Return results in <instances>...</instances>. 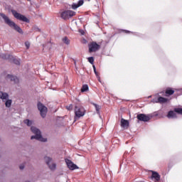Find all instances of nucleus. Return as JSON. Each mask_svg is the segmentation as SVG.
<instances>
[{"label": "nucleus", "instance_id": "nucleus-1", "mask_svg": "<svg viewBox=\"0 0 182 182\" xmlns=\"http://www.w3.org/2000/svg\"><path fill=\"white\" fill-rule=\"evenodd\" d=\"M0 16L4 19L5 23L10 26V28H13L16 32H18V33H20V35H23V30L20 28L19 26L16 24L15 22H14L12 20L9 19V17H8L5 14L0 13Z\"/></svg>", "mask_w": 182, "mask_h": 182}, {"label": "nucleus", "instance_id": "nucleus-2", "mask_svg": "<svg viewBox=\"0 0 182 182\" xmlns=\"http://www.w3.org/2000/svg\"><path fill=\"white\" fill-rule=\"evenodd\" d=\"M31 130L32 132V133H33V134L36 135H33L31 137V140L36 139V140H38V141H42L43 143H46V141H48L47 139L43 138V136H42V134H41V130L35 127H31Z\"/></svg>", "mask_w": 182, "mask_h": 182}, {"label": "nucleus", "instance_id": "nucleus-3", "mask_svg": "<svg viewBox=\"0 0 182 182\" xmlns=\"http://www.w3.org/2000/svg\"><path fill=\"white\" fill-rule=\"evenodd\" d=\"M75 111V119H80V117H83L85 114L86 113V110H85V107L82 106L80 104H76L74 108Z\"/></svg>", "mask_w": 182, "mask_h": 182}, {"label": "nucleus", "instance_id": "nucleus-4", "mask_svg": "<svg viewBox=\"0 0 182 182\" xmlns=\"http://www.w3.org/2000/svg\"><path fill=\"white\" fill-rule=\"evenodd\" d=\"M159 116V113L154 112V114H138L136 116V119L139 120V122H144L145 123L151 120L153 117Z\"/></svg>", "mask_w": 182, "mask_h": 182}, {"label": "nucleus", "instance_id": "nucleus-5", "mask_svg": "<svg viewBox=\"0 0 182 182\" xmlns=\"http://www.w3.org/2000/svg\"><path fill=\"white\" fill-rule=\"evenodd\" d=\"M11 14L16 19H18V21H21L22 22H26V23H29L31 21L29 18H28L26 16L24 15L21 14L20 13H18L16 10H11Z\"/></svg>", "mask_w": 182, "mask_h": 182}, {"label": "nucleus", "instance_id": "nucleus-6", "mask_svg": "<svg viewBox=\"0 0 182 182\" xmlns=\"http://www.w3.org/2000/svg\"><path fill=\"white\" fill-rule=\"evenodd\" d=\"M76 15V12L73 11L72 10H65L60 13V18L63 19L64 21H68V19H70L73 16H75Z\"/></svg>", "mask_w": 182, "mask_h": 182}, {"label": "nucleus", "instance_id": "nucleus-7", "mask_svg": "<svg viewBox=\"0 0 182 182\" xmlns=\"http://www.w3.org/2000/svg\"><path fill=\"white\" fill-rule=\"evenodd\" d=\"M9 97V95H8V93L0 91V99L6 100L5 102L6 107H11L12 105V100H8Z\"/></svg>", "mask_w": 182, "mask_h": 182}, {"label": "nucleus", "instance_id": "nucleus-8", "mask_svg": "<svg viewBox=\"0 0 182 182\" xmlns=\"http://www.w3.org/2000/svg\"><path fill=\"white\" fill-rule=\"evenodd\" d=\"M168 100L166 97L160 96V94L157 93L155 95V97L151 100V103H167Z\"/></svg>", "mask_w": 182, "mask_h": 182}, {"label": "nucleus", "instance_id": "nucleus-9", "mask_svg": "<svg viewBox=\"0 0 182 182\" xmlns=\"http://www.w3.org/2000/svg\"><path fill=\"white\" fill-rule=\"evenodd\" d=\"M37 107L40 112L41 117H43V119H45V117H46V114L48 113V108L41 102H38Z\"/></svg>", "mask_w": 182, "mask_h": 182}, {"label": "nucleus", "instance_id": "nucleus-10", "mask_svg": "<svg viewBox=\"0 0 182 182\" xmlns=\"http://www.w3.org/2000/svg\"><path fill=\"white\" fill-rule=\"evenodd\" d=\"M88 52L90 53H93V52H97L100 49V45L97 44V43L92 41L88 44Z\"/></svg>", "mask_w": 182, "mask_h": 182}, {"label": "nucleus", "instance_id": "nucleus-11", "mask_svg": "<svg viewBox=\"0 0 182 182\" xmlns=\"http://www.w3.org/2000/svg\"><path fill=\"white\" fill-rule=\"evenodd\" d=\"M44 159H45L46 164H47L50 170H51V171H55V170H56V164L52 162L53 161L52 158L48 156H45Z\"/></svg>", "mask_w": 182, "mask_h": 182}, {"label": "nucleus", "instance_id": "nucleus-12", "mask_svg": "<svg viewBox=\"0 0 182 182\" xmlns=\"http://www.w3.org/2000/svg\"><path fill=\"white\" fill-rule=\"evenodd\" d=\"M66 164L70 170H76V168H79L77 165L75 164L70 159L65 160Z\"/></svg>", "mask_w": 182, "mask_h": 182}, {"label": "nucleus", "instance_id": "nucleus-13", "mask_svg": "<svg viewBox=\"0 0 182 182\" xmlns=\"http://www.w3.org/2000/svg\"><path fill=\"white\" fill-rule=\"evenodd\" d=\"M85 4V1L83 0H79L77 3H73L71 5L72 9H77L80 6H82Z\"/></svg>", "mask_w": 182, "mask_h": 182}, {"label": "nucleus", "instance_id": "nucleus-14", "mask_svg": "<svg viewBox=\"0 0 182 182\" xmlns=\"http://www.w3.org/2000/svg\"><path fill=\"white\" fill-rule=\"evenodd\" d=\"M6 79H9L11 82H14V83H18L19 82V78L15 75H7Z\"/></svg>", "mask_w": 182, "mask_h": 182}, {"label": "nucleus", "instance_id": "nucleus-15", "mask_svg": "<svg viewBox=\"0 0 182 182\" xmlns=\"http://www.w3.org/2000/svg\"><path fill=\"white\" fill-rule=\"evenodd\" d=\"M151 178V180H154L155 181H160V174L154 171H152Z\"/></svg>", "mask_w": 182, "mask_h": 182}, {"label": "nucleus", "instance_id": "nucleus-16", "mask_svg": "<svg viewBox=\"0 0 182 182\" xmlns=\"http://www.w3.org/2000/svg\"><path fill=\"white\" fill-rule=\"evenodd\" d=\"M166 117H168V119H177V113H176L175 111L170 110L168 112Z\"/></svg>", "mask_w": 182, "mask_h": 182}, {"label": "nucleus", "instance_id": "nucleus-17", "mask_svg": "<svg viewBox=\"0 0 182 182\" xmlns=\"http://www.w3.org/2000/svg\"><path fill=\"white\" fill-rule=\"evenodd\" d=\"M0 58L1 59H4L6 60H9L10 59H11L12 55H9V54H6V53H1L0 54Z\"/></svg>", "mask_w": 182, "mask_h": 182}, {"label": "nucleus", "instance_id": "nucleus-18", "mask_svg": "<svg viewBox=\"0 0 182 182\" xmlns=\"http://www.w3.org/2000/svg\"><path fill=\"white\" fill-rule=\"evenodd\" d=\"M121 127H129V121L123 118L121 119Z\"/></svg>", "mask_w": 182, "mask_h": 182}, {"label": "nucleus", "instance_id": "nucleus-19", "mask_svg": "<svg viewBox=\"0 0 182 182\" xmlns=\"http://www.w3.org/2000/svg\"><path fill=\"white\" fill-rule=\"evenodd\" d=\"M11 62H14L15 65L19 66L21 65V59H16L11 55V59L9 60Z\"/></svg>", "mask_w": 182, "mask_h": 182}, {"label": "nucleus", "instance_id": "nucleus-20", "mask_svg": "<svg viewBox=\"0 0 182 182\" xmlns=\"http://www.w3.org/2000/svg\"><path fill=\"white\" fill-rule=\"evenodd\" d=\"M174 90H173V88H167L165 91V93L166 95L168 96H171L172 95H174Z\"/></svg>", "mask_w": 182, "mask_h": 182}, {"label": "nucleus", "instance_id": "nucleus-21", "mask_svg": "<svg viewBox=\"0 0 182 182\" xmlns=\"http://www.w3.org/2000/svg\"><path fill=\"white\" fill-rule=\"evenodd\" d=\"M119 32H124V33H132V35H135L136 36H137L139 35V33H134V32H132L129 30H121L119 31Z\"/></svg>", "mask_w": 182, "mask_h": 182}, {"label": "nucleus", "instance_id": "nucleus-22", "mask_svg": "<svg viewBox=\"0 0 182 182\" xmlns=\"http://www.w3.org/2000/svg\"><path fill=\"white\" fill-rule=\"evenodd\" d=\"M63 43H65V45H70V40H69V38H68V36L64 37L62 39Z\"/></svg>", "mask_w": 182, "mask_h": 182}, {"label": "nucleus", "instance_id": "nucleus-23", "mask_svg": "<svg viewBox=\"0 0 182 182\" xmlns=\"http://www.w3.org/2000/svg\"><path fill=\"white\" fill-rule=\"evenodd\" d=\"M88 90H89V85H83L81 88V92H87Z\"/></svg>", "mask_w": 182, "mask_h": 182}, {"label": "nucleus", "instance_id": "nucleus-24", "mask_svg": "<svg viewBox=\"0 0 182 182\" xmlns=\"http://www.w3.org/2000/svg\"><path fill=\"white\" fill-rule=\"evenodd\" d=\"M92 68H93V70L95 74V76L98 78V80L100 82V76L99 75V73H97V71L96 70V66L93 65Z\"/></svg>", "mask_w": 182, "mask_h": 182}, {"label": "nucleus", "instance_id": "nucleus-25", "mask_svg": "<svg viewBox=\"0 0 182 182\" xmlns=\"http://www.w3.org/2000/svg\"><path fill=\"white\" fill-rule=\"evenodd\" d=\"M93 106L95 107L97 113H100V105L96 104V103H92Z\"/></svg>", "mask_w": 182, "mask_h": 182}, {"label": "nucleus", "instance_id": "nucleus-26", "mask_svg": "<svg viewBox=\"0 0 182 182\" xmlns=\"http://www.w3.org/2000/svg\"><path fill=\"white\" fill-rule=\"evenodd\" d=\"M182 95V88L176 90L175 96H181Z\"/></svg>", "mask_w": 182, "mask_h": 182}, {"label": "nucleus", "instance_id": "nucleus-27", "mask_svg": "<svg viewBox=\"0 0 182 182\" xmlns=\"http://www.w3.org/2000/svg\"><path fill=\"white\" fill-rule=\"evenodd\" d=\"M33 31H35V32H41V28L36 25H34L33 26Z\"/></svg>", "mask_w": 182, "mask_h": 182}, {"label": "nucleus", "instance_id": "nucleus-28", "mask_svg": "<svg viewBox=\"0 0 182 182\" xmlns=\"http://www.w3.org/2000/svg\"><path fill=\"white\" fill-rule=\"evenodd\" d=\"M174 112L178 114H182V108H175Z\"/></svg>", "mask_w": 182, "mask_h": 182}, {"label": "nucleus", "instance_id": "nucleus-29", "mask_svg": "<svg viewBox=\"0 0 182 182\" xmlns=\"http://www.w3.org/2000/svg\"><path fill=\"white\" fill-rule=\"evenodd\" d=\"M24 123L25 124H27V126H32V121L29 119H25Z\"/></svg>", "mask_w": 182, "mask_h": 182}, {"label": "nucleus", "instance_id": "nucleus-30", "mask_svg": "<svg viewBox=\"0 0 182 182\" xmlns=\"http://www.w3.org/2000/svg\"><path fill=\"white\" fill-rule=\"evenodd\" d=\"M88 62H90L91 63V65H93L94 62H95V58L93 57H89L87 58Z\"/></svg>", "mask_w": 182, "mask_h": 182}, {"label": "nucleus", "instance_id": "nucleus-31", "mask_svg": "<svg viewBox=\"0 0 182 182\" xmlns=\"http://www.w3.org/2000/svg\"><path fill=\"white\" fill-rule=\"evenodd\" d=\"M65 109H67V110H72L73 109V105L70 104L69 105H67L65 107Z\"/></svg>", "mask_w": 182, "mask_h": 182}, {"label": "nucleus", "instance_id": "nucleus-32", "mask_svg": "<svg viewBox=\"0 0 182 182\" xmlns=\"http://www.w3.org/2000/svg\"><path fill=\"white\" fill-rule=\"evenodd\" d=\"M25 46H26V49H29V48H31V43H29V41H26Z\"/></svg>", "mask_w": 182, "mask_h": 182}, {"label": "nucleus", "instance_id": "nucleus-33", "mask_svg": "<svg viewBox=\"0 0 182 182\" xmlns=\"http://www.w3.org/2000/svg\"><path fill=\"white\" fill-rule=\"evenodd\" d=\"M19 168H20V170H23V168H25V165H23V164L20 165Z\"/></svg>", "mask_w": 182, "mask_h": 182}, {"label": "nucleus", "instance_id": "nucleus-34", "mask_svg": "<svg viewBox=\"0 0 182 182\" xmlns=\"http://www.w3.org/2000/svg\"><path fill=\"white\" fill-rule=\"evenodd\" d=\"M79 32L81 35H85V31H83V30H80Z\"/></svg>", "mask_w": 182, "mask_h": 182}, {"label": "nucleus", "instance_id": "nucleus-35", "mask_svg": "<svg viewBox=\"0 0 182 182\" xmlns=\"http://www.w3.org/2000/svg\"><path fill=\"white\" fill-rule=\"evenodd\" d=\"M151 95H149V96L148 97V99H151Z\"/></svg>", "mask_w": 182, "mask_h": 182}, {"label": "nucleus", "instance_id": "nucleus-36", "mask_svg": "<svg viewBox=\"0 0 182 182\" xmlns=\"http://www.w3.org/2000/svg\"><path fill=\"white\" fill-rule=\"evenodd\" d=\"M26 182H31V181H26Z\"/></svg>", "mask_w": 182, "mask_h": 182}, {"label": "nucleus", "instance_id": "nucleus-37", "mask_svg": "<svg viewBox=\"0 0 182 182\" xmlns=\"http://www.w3.org/2000/svg\"><path fill=\"white\" fill-rule=\"evenodd\" d=\"M27 1H31V0H27Z\"/></svg>", "mask_w": 182, "mask_h": 182}, {"label": "nucleus", "instance_id": "nucleus-38", "mask_svg": "<svg viewBox=\"0 0 182 182\" xmlns=\"http://www.w3.org/2000/svg\"><path fill=\"white\" fill-rule=\"evenodd\" d=\"M127 154V152H125V154Z\"/></svg>", "mask_w": 182, "mask_h": 182}, {"label": "nucleus", "instance_id": "nucleus-39", "mask_svg": "<svg viewBox=\"0 0 182 182\" xmlns=\"http://www.w3.org/2000/svg\"><path fill=\"white\" fill-rule=\"evenodd\" d=\"M127 154V152H125V154Z\"/></svg>", "mask_w": 182, "mask_h": 182}]
</instances>
